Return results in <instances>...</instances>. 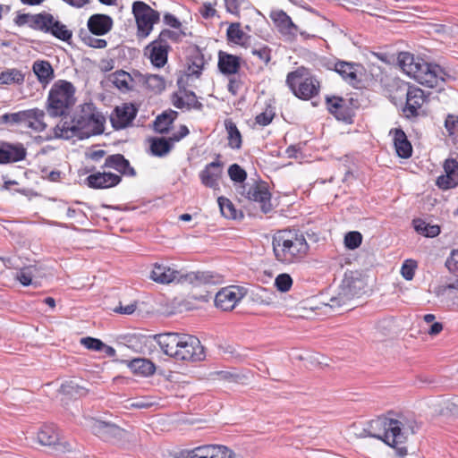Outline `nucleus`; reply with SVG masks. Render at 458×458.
Listing matches in <instances>:
<instances>
[{"label": "nucleus", "mask_w": 458, "mask_h": 458, "mask_svg": "<svg viewBox=\"0 0 458 458\" xmlns=\"http://www.w3.org/2000/svg\"><path fill=\"white\" fill-rule=\"evenodd\" d=\"M365 430L369 437L394 449L398 456L404 457L408 454V437L415 433V427L414 421L404 416H379L369 420Z\"/></svg>", "instance_id": "1"}, {"label": "nucleus", "mask_w": 458, "mask_h": 458, "mask_svg": "<svg viewBox=\"0 0 458 458\" xmlns=\"http://www.w3.org/2000/svg\"><path fill=\"white\" fill-rule=\"evenodd\" d=\"M105 123V116L92 105H86L71 121L62 119L54 127L53 133L57 139H85L103 133Z\"/></svg>", "instance_id": "2"}, {"label": "nucleus", "mask_w": 458, "mask_h": 458, "mask_svg": "<svg viewBox=\"0 0 458 458\" xmlns=\"http://www.w3.org/2000/svg\"><path fill=\"white\" fill-rule=\"evenodd\" d=\"M152 339L164 354L175 360L198 362L206 358L204 346L194 335L167 332L156 334Z\"/></svg>", "instance_id": "3"}, {"label": "nucleus", "mask_w": 458, "mask_h": 458, "mask_svg": "<svg viewBox=\"0 0 458 458\" xmlns=\"http://www.w3.org/2000/svg\"><path fill=\"white\" fill-rule=\"evenodd\" d=\"M272 247L276 260L286 266L303 262L310 251L304 233L296 228L276 231L272 237Z\"/></svg>", "instance_id": "4"}, {"label": "nucleus", "mask_w": 458, "mask_h": 458, "mask_svg": "<svg viewBox=\"0 0 458 458\" xmlns=\"http://www.w3.org/2000/svg\"><path fill=\"white\" fill-rule=\"evenodd\" d=\"M398 64L404 73L426 87L436 88L445 81V72L439 65L427 63L411 53H400Z\"/></svg>", "instance_id": "5"}, {"label": "nucleus", "mask_w": 458, "mask_h": 458, "mask_svg": "<svg viewBox=\"0 0 458 458\" xmlns=\"http://www.w3.org/2000/svg\"><path fill=\"white\" fill-rule=\"evenodd\" d=\"M285 83L301 100H310L320 93L321 83L309 68L299 66L287 73Z\"/></svg>", "instance_id": "6"}, {"label": "nucleus", "mask_w": 458, "mask_h": 458, "mask_svg": "<svg viewBox=\"0 0 458 458\" xmlns=\"http://www.w3.org/2000/svg\"><path fill=\"white\" fill-rule=\"evenodd\" d=\"M75 87L65 80L56 81L51 87L47 97V111L57 117L66 114L75 103Z\"/></svg>", "instance_id": "7"}, {"label": "nucleus", "mask_w": 458, "mask_h": 458, "mask_svg": "<svg viewBox=\"0 0 458 458\" xmlns=\"http://www.w3.org/2000/svg\"><path fill=\"white\" fill-rule=\"evenodd\" d=\"M334 71L347 84L358 89L368 88L374 81L372 73L360 63L338 60L334 64Z\"/></svg>", "instance_id": "8"}, {"label": "nucleus", "mask_w": 458, "mask_h": 458, "mask_svg": "<svg viewBox=\"0 0 458 458\" xmlns=\"http://www.w3.org/2000/svg\"><path fill=\"white\" fill-rule=\"evenodd\" d=\"M132 13L137 25L138 38H146L160 21V13L142 1L132 4Z\"/></svg>", "instance_id": "9"}, {"label": "nucleus", "mask_w": 458, "mask_h": 458, "mask_svg": "<svg viewBox=\"0 0 458 458\" xmlns=\"http://www.w3.org/2000/svg\"><path fill=\"white\" fill-rule=\"evenodd\" d=\"M397 90L405 92L406 102L403 108V115L408 118H415L426 112L423 106L428 101V96L421 89L416 86H410L406 83H401L397 86Z\"/></svg>", "instance_id": "10"}, {"label": "nucleus", "mask_w": 458, "mask_h": 458, "mask_svg": "<svg viewBox=\"0 0 458 458\" xmlns=\"http://www.w3.org/2000/svg\"><path fill=\"white\" fill-rule=\"evenodd\" d=\"M326 106L328 112L336 120L352 124L360 104L358 99L352 98L327 96L326 97Z\"/></svg>", "instance_id": "11"}, {"label": "nucleus", "mask_w": 458, "mask_h": 458, "mask_svg": "<svg viewBox=\"0 0 458 458\" xmlns=\"http://www.w3.org/2000/svg\"><path fill=\"white\" fill-rule=\"evenodd\" d=\"M38 443L52 448L58 453H67L72 450V445L62 437L58 428L53 424L42 425L37 433Z\"/></svg>", "instance_id": "12"}, {"label": "nucleus", "mask_w": 458, "mask_h": 458, "mask_svg": "<svg viewBox=\"0 0 458 458\" xmlns=\"http://www.w3.org/2000/svg\"><path fill=\"white\" fill-rule=\"evenodd\" d=\"M240 194L248 200L258 203L264 213H267L272 209L271 193L267 184L264 182H256L242 186Z\"/></svg>", "instance_id": "13"}, {"label": "nucleus", "mask_w": 458, "mask_h": 458, "mask_svg": "<svg viewBox=\"0 0 458 458\" xmlns=\"http://www.w3.org/2000/svg\"><path fill=\"white\" fill-rule=\"evenodd\" d=\"M183 458H236V454L226 445L207 444L185 451Z\"/></svg>", "instance_id": "14"}, {"label": "nucleus", "mask_w": 458, "mask_h": 458, "mask_svg": "<svg viewBox=\"0 0 458 458\" xmlns=\"http://www.w3.org/2000/svg\"><path fill=\"white\" fill-rule=\"evenodd\" d=\"M137 108L131 103H123L117 106L110 115L112 126L121 130L130 125L137 115Z\"/></svg>", "instance_id": "15"}, {"label": "nucleus", "mask_w": 458, "mask_h": 458, "mask_svg": "<svg viewBox=\"0 0 458 458\" xmlns=\"http://www.w3.org/2000/svg\"><path fill=\"white\" fill-rule=\"evenodd\" d=\"M243 294L238 286L230 285L221 289L215 297V305L216 308L224 310H232L242 300Z\"/></svg>", "instance_id": "16"}, {"label": "nucleus", "mask_w": 458, "mask_h": 458, "mask_svg": "<svg viewBox=\"0 0 458 458\" xmlns=\"http://www.w3.org/2000/svg\"><path fill=\"white\" fill-rule=\"evenodd\" d=\"M217 159L206 165V166L199 172V180L201 183L208 188L216 190L219 187V181L223 174V163Z\"/></svg>", "instance_id": "17"}, {"label": "nucleus", "mask_w": 458, "mask_h": 458, "mask_svg": "<svg viewBox=\"0 0 458 458\" xmlns=\"http://www.w3.org/2000/svg\"><path fill=\"white\" fill-rule=\"evenodd\" d=\"M42 22L44 24H41L38 30L49 33L58 39L68 41L72 36V31L64 24L55 20L51 13L44 12Z\"/></svg>", "instance_id": "18"}, {"label": "nucleus", "mask_w": 458, "mask_h": 458, "mask_svg": "<svg viewBox=\"0 0 458 458\" xmlns=\"http://www.w3.org/2000/svg\"><path fill=\"white\" fill-rule=\"evenodd\" d=\"M171 100L174 106L178 109H195L200 111L203 108V105L198 100L196 94L185 88H180L174 92L172 95Z\"/></svg>", "instance_id": "19"}, {"label": "nucleus", "mask_w": 458, "mask_h": 458, "mask_svg": "<svg viewBox=\"0 0 458 458\" xmlns=\"http://www.w3.org/2000/svg\"><path fill=\"white\" fill-rule=\"evenodd\" d=\"M169 50V45H164L156 38L145 47L144 55L155 67L162 68L167 63Z\"/></svg>", "instance_id": "20"}, {"label": "nucleus", "mask_w": 458, "mask_h": 458, "mask_svg": "<svg viewBox=\"0 0 458 458\" xmlns=\"http://www.w3.org/2000/svg\"><path fill=\"white\" fill-rule=\"evenodd\" d=\"M270 18L283 36L291 40L296 38L299 32L298 26L293 22L291 17L285 12L282 10L274 11L271 13Z\"/></svg>", "instance_id": "21"}, {"label": "nucleus", "mask_w": 458, "mask_h": 458, "mask_svg": "<svg viewBox=\"0 0 458 458\" xmlns=\"http://www.w3.org/2000/svg\"><path fill=\"white\" fill-rule=\"evenodd\" d=\"M89 427L94 435L106 442L117 438L122 434L120 427L99 420H91Z\"/></svg>", "instance_id": "22"}, {"label": "nucleus", "mask_w": 458, "mask_h": 458, "mask_svg": "<svg viewBox=\"0 0 458 458\" xmlns=\"http://www.w3.org/2000/svg\"><path fill=\"white\" fill-rule=\"evenodd\" d=\"M122 181L121 175L110 172H96L86 178V183L92 189H108L114 187Z\"/></svg>", "instance_id": "23"}, {"label": "nucleus", "mask_w": 458, "mask_h": 458, "mask_svg": "<svg viewBox=\"0 0 458 458\" xmlns=\"http://www.w3.org/2000/svg\"><path fill=\"white\" fill-rule=\"evenodd\" d=\"M437 185L442 190H449L458 185V162L446 159L444 163V174L437 177Z\"/></svg>", "instance_id": "24"}, {"label": "nucleus", "mask_w": 458, "mask_h": 458, "mask_svg": "<svg viewBox=\"0 0 458 458\" xmlns=\"http://www.w3.org/2000/svg\"><path fill=\"white\" fill-rule=\"evenodd\" d=\"M27 150L22 143H0V164L22 161L26 158Z\"/></svg>", "instance_id": "25"}, {"label": "nucleus", "mask_w": 458, "mask_h": 458, "mask_svg": "<svg viewBox=\"0 0 458 458\" xmlns=\"http://www.w3.org/2000/svg\"><path fill=\"white\" fill-rule=\"evenodd\" d=\"M242 67V58L220 50L217 54V68L225 76L236 75Z\"/></svg>", "instance_id": "26"}, {"label": "nucleus", "mask_w": 458, "mask_h": 458, "mask_svg": "<svg viewBox=\"0 0 458 458\" xmlns=\"http://www.w3.org/2000/svg\"><path fill=\"white\" fill-rule=\"evenodd\" d=\"M149 278L161 284H168L181 279L180 271L161 263L153 264Z\"/></svg>", "instance_id": "27"}, {"label": "nucleus", "mask_w": 458, "mask_h": 458, "mask_svg": "<svg viewBox=\"0 0 458 458\" xmlns=\"http://www.w3.org/2000/svg\"><path fill=\"white\" fill-rule=\"evenodd\" d=\"M124 363L136 377H152L157 370L156 364L147 358H134L130 360H125Z\"/></svg>", "instance_id": "28"}, {"label": "nucleus", "mask_w": 458, "mask_h": 458, "mask_svg": "<svg viewBox=\"0 0 458 458\" xmlns=\"http://www.w3.org/2000/svg\"><path fill=\"white\" fill-rule=\"evenodd\" d=\"M113 19L103 13H96L91 15L87 22L89 30L96 36H103L107 34L113 28Z\"/></svg>", "instance_id": "29"}, {"label": "nucleus", "mask_w": 458, "mask_h": 458, "mask_svg": "<svg viewBox=\"0 0 458 458\" xmlns=\"http://www.w3.org/2000/svg\"><path fill=\"white\" fill-rule=\"evenodd\" d=\"M32 72L43 88L49 85L55 79V70L47 60H36L32 64Z\"/></svg>", "instance_id": "30"}, {"label": "nucleus", "mask_w": 458, "mask_h": 458, "mask_svg": "<svg viewBox=\"0 0 458 458\" xmlns=\"http://www.w3.org/2000/svg\"><path fill=\"white\" fill-rule=\"evenodd\" d=\"M390 134L393 135L397 156L401 158H409L412 154V147L404 131L400 128H395L390 131Z\"/></svg>", "instance_id": "31"}, {"label": "nucleus", "mask_w": 458, "mask_h": 458, "mask_svg": "<svg viewBox=\"0 0 458 458\" xmlns=\"http://www.w3.org/2000/svg\"><path fill=\"white\" fill-rule=\"evenodd\" d=\"M435 294L458 309V277L435 288Z\"/></svg>", "instance_id": "32"}, {"label": "nucleus", "mask_w": 458, "mask_h": 458, "mask_svg": "<svg viewBox=\"0 0 458 458\" xmlns=\"http://www.w3.org/2000/svg\"><path fill=\"white\" fill-rule=\"evenodd\" d=\"M104 167L113 168L122 174L134 176L135 170L130 165V162L122 155L108 156L104 163Z\"/></svg>", "instance_id": "33"}, {"label": "nucleus", "mask_w": 458, "mask_h": 458, "mask_svg": "<svg viewBox=\"0 0 458 458\" xmlns=\"http://www.w3.org/2000/svg\"><path fill=\"white\" fill-rule=\"evenodd\" d=\"M45 113L39 109L26 110L24 124L35 131H42L46 129L47 124L44 121Z\"/></svg>", "instance_id": "34"}, {"label": "nucleus", "mask_w": 458, "mask_h": 458, "mask_svg": "<svg viewBox=\"0 0 458 458\" xmlns=\"http://www.w3.org/2000/svg\"><path fill=\"white\" fill-rule=\"evenodd\" d=\"M226 39L228 43L245 47L250 39V36L242 30L240 22H233L226 30Z\"/></svg>", "instance_id": "35"}, {"label": "nucleus", "mask_w": 458, "mask_h": 458, "mask_svg": "<svg viewBox=\"0 0 458 458\" xmlns=\"http://www.w3.org/2000/svg\"><path fill=\"white\" fill-rule=\"evenodd\" d=\"M25 73L17 68H7L0 72V85L21 86L25 81Z\"/></svg>", "instance_id": "36"}, {"label": "nucleus", "mask_w": 458, "mask_h": 458, "mask_svg": "<svg viewBox=\"0 0 458 458\" xmlns=\"http://www.w3.org/2000/svg\"><path fill=\"white\" fill-rule=\"evenodd\" d=\"M224 123L227 132L228 147L232 149H240L242 146V136L236 123L230 118L225 119Z\"/></svg>", "instance_id": "37"}, {"label": "nucleus", "mask_w": 458, "mask_h": 458, "mask_svg": "<svg viewBox=\"0 0 458 458\" xmlns=\"http://www.w3.org/2000/svg\"><path fill=\"white\" fill-rule=\"evenodd\" d=\"M81 344L88 350L103 352L107 357L115 355V350L112 346L106 345L100 339L87 336L81 339Z\"/></svg>", "instance_id": "38"}, {"label": "nucleus", "mask_w": 458, "mask_h": 458, "mask_svg": "<svg viewBox=\"0 0 458 458\" xmlns=\"http://www.w3.org/2000/svg\"><path fill=\"white\" fill-rule=\"evenodd\" d=\"M150 152L155 157H165L173 148L174 143L170 138H151L149 140Z\"/></svg>", "instance_id": "39"}, {"label": "nucleus", "mask_w": 458, "mask_h": 458, "mask_svg": "<svg viewBox=\"0 0 458 458\" xmlns=\"http://www.w3.org/2000/svg\"><path fill=\"white\" fill-rule=\"evenodd\" d=\"M44 17V12L37 14L22 13L18 14L15 18V23L18 26L29 25L30 28L38 30L40 29Z\"/></svg>", "instance_id": "40"}, {"label": "nucleus", "mask_w": 458, "mask_h": 458, "mask_svg": "<svg viewBox=\"0 0 458 458\" xmlns=\"http://www.w3.org/2000/svg\"><path fill=\"white\" fill-rule=\"evenodd\" d=\"M110 77L113 84L120 90L131 89L133 80L129 72L120 70L112 73Z\"/></svg>", "instance_id": "41"}, {"label": "nucleus", "mask_w": 458, "mask_h": 458, "mask_svg": "<svg viewBox=\"0 0 458 458\" xmlns=\"http://www.w3.org/2000/svg\"><path fill=\"white\" fill-rule=\"evenodd\" d=\"M176 116L177 112L175 111L165 112L161 114L155 120V130L160 133L167 132Z\"/></svg>", "instance_id": "42"}, {"label": "nucleus", "mask_w": 458, "mask_h": 458, "mask_svg": "<svg viewBox=\"0 0 458 458\" xmlns=\"http://www.w3.org/2000/svg\"><path fill=\"white\" fill-rule=\"evenodd\" d=\"M275 116L276 113L274 107L267 106L263 112L255 116L252 128H263L269 125L274 120Z\"/></svg>", "instance_id": "43"}, {"label": "nucleus", "mask_w": 458, "mask_h": 458, "mask_svg": "<svg viewBox=\"0 0 458 458\" xmlns=\"http://www.w3.org/2000/svg\"><path fill=\"white\" fill-rule=\"evenodd\" d=\"M217 202L223 216L229 219H235L237 217V210L229 199L219 197Z\"/></svg>", "instance_id": "44"}, {"label": "nucleus", "mask_w": 458, "mask_h": 458, "mask_svg": "<svg viewBox=\"0 0 458 458\" xmlns=\"http://www.w3.org/2000/svg\"><path fill=\"white\" fill-rule=\"evenodd\" d=\"M413 223L415 230L427 237H435L440 233L438 225H430L420 219L414 220Z\"/></svg>", "instance_id": "45"}, {"label": "nucleus", "mask_w": 458, "mask_h": 458, "mask_svg": "<svg viewBox=\"0 0 458 458\" xmlns=\"http://www.w3.org/2000/svg\"><path fill=\"white\" fill-rule=\"evenodd\" d=\"M205 65L204 58L200 55L192 56L187 68V75L196 76L197 78L202 73Z\"/></svg>", "instance_id": "46"}, {"label": "nucleus", "mask_w": 458, "mask_h": 458, "mask_svg": "<svg viewBox=\"0 0 458 458\" xmlns=\"http://www.w3.org/2000/svg\"><path fill=\"white\" fill-rule=\"evenodd\" d=\"M293 281L292 276L287 273H282L279 274L275 278V286L277 289V291L281 293H286L291 290L293 286Z\"/></svg>", "instance_id": "47"}, {"label": "nucleus", "mask_w": 458, "mask_h": 458, "mask_svg": "<svg viewBox=\"0 0 458 458\" xmlns=\"http://www.w3.org/2000/svg\"><path fill=\"white\" fill-rule=\"evenodd\" d=\"M26 110L16 113L4 114L0 116V124H19L24 123Z\"/></svg>", "instance_id": "48"}, {"label": "nucleus", "mask_w": 458, "mask_h": 458, "mask_svg": "<svg viewBox=\"0 0 458 458\" xmlns=\"http://www.w3.org/2000/svg\"><path fill=\"white\" fill-rule=\"evenodd\" d=\"M418 263L416 260L409 259L404 260L401 267V275L402 276L408 281L413 279L415 271L417 269Z\"/></svg>", "instance_id": "49"}, {"label": "nucleus", "mask_w": 458, "mask_h": 458, "mask_svg": "<svg viewBox=\"0 0 458 458\" xmlns=\"http://www.w3.org/2000/svg\"><path fill=\"white\" fill-rule=\"evenodd\" d=\"M35 267L32 266L25 267L20 269L16 275V279L24 286H28L32 283Z\"/></svg>", "instance_id": "50"}, {"label": "nucleus", "mask_w": 458, "mask_h": 458, "mask_svg": "<svg viewBox=\"0 0 458 458\" xmlns=\"http://www.w3.org/2000/svg\"><path fill=\"white\" fill-rule=\"evenodd\" d=\"M228 175L235 182H243L247 178L246 171L238 164H233L229 166Z\"/></svg>", "instance_id": "51"}, {"label": "nucleus", "mask_w": 458, "mask_h": 458, "mask_svg": "<svg viewBox=\"0 0 458 458\" xmlns=\"http://www.w3.org/2000/svg\"><path fill=\"white\" fill-rule=\"evenodd\" d=\"M182 35L183 34L181 31H174L165 29L159 33L157 39L162 42L164 45H169V40L173 42H178L181 40Z\"/></svg>", "instance_id": "52"}, {"label": "nucleus", "mask_w": 458, "mask_h": 458, "mask_svg": "<svg viewBox=\"0 0 458 458\" xmlns=\"http://www.w3.org/2000/svg\"><path fill=\"white\" fill-rule=\"evenodd\" d=\"M362 242V235L360 232L352 231L345 234L344 244L350 250L357 249Z\"/></svg>", "instance_id": "53"}, {"label": "nucleus", "mask_w": 458, "mask_h": 458, "mask_svg": "<svg viewBox=\"0 0 458 458\" xmlns=\"http://www.w3.org/2000/svg\"><path fill=\"white\" fill-rule=\"evenodd\" d=\"M146 84L155 92H161L165 88V80L161 76L156 74L147 76Z\"/></svg>", "instance_id": "54"}, {"label": "nucleus", "mask_w": 458, "mask_h": 458, "mask_svg": "<svg viewBox=\"0 0 458 458\" xmlns=\"http://www.w3.org/2000/svg\"><path fill=\"white\" fill-rule=\"evenodd\" d=\"M251 53L266 64L271 60V48L267 46L255 47L251 50Z\"/></svg>", "instance_id": "55"}, {"label": "nucleus", "mask_w": 458, "mask_h": 458, "mask_svg": "<svg viewBox=\"0 0 458 458\" xmlns=\"http://www.w3.org/2000/svg\"><path fill=\"white\" fill-rule=\"evenodd\" d=\"M445 128L450 136L458 133V115L448 114L445 120Z\"/></svg>", "instance_id": "56"}, {"label": "nucleus", "mask_w": 458, "mask_h": 458, "mask_svg": "<svg viewBox=\"0 0 458 458\" xmlns=\"http://www.w3.org/2000/svg\"><path fill=\"white\" fill-rule=\"evenodd\" d=\"M230 78L228 80L227 90L233 95L237 96L240 89H242L243 83L239 77L236 75H229Z\"/></svg>", "instance_id": "57"}, {"label": "nucleus", "mask_w": 458, "mask_h": 458, "mask_svg": "<svg viewBox=\"0 0 458 458\" xmlns=\"http://www.w3.org/2000/svg\"><path fill=\"white\" fill-rule=\"evenodd\" d=\"M445 267L450 273H458V250H452L445 261Z\"/></svg>", "instance_id": "58"}, {"label": "nucleus", "mask_w": 458, "mask_h": 458, "mask_svg": "<svg viewBox=\"0 0 458 458\" xmlns=\"http://www.w3.org/2000/svg\"><path fill=\"white\" fill-rule=\"evenodd\" d=\"M225 9L228 13L239 16L241 12V6L245 0H224Z\"/></svg>", "instance_id": "59"}, {"label": "nucleus", "mask_w": 458, "mask_h": 458, "mask_svg": "<svg viewBox=\"0 0 458 458\" xmlns=\"http://www.w3.org/2000/svg\"><path fill=\"white\" fill-rule=\"evenodd\" d=\"M156 404V402L151 397H142L135 400L130 403L131 408L135 409H148Z\"/></svg>", "instance_id": "60"}, {"label": "nucleus", "mask_w": 458, "mask_h": 458, "mask_svg": "<svg viewBox=\"0 0 458 458\" xmlns=\"http://www.w3.org/2000/svg\"><path fill=\"white\" fill-rule=\"evenodd\" d=\"M136 308H137L136 301L131 302L127 305H123L120 302V305L118 307H115L114 309V311L117 312V313H121V314L131 315L136 310Z\"/></svg>", "instance_id": "61"}, {"label": "nucleus", "mask_w": 458, "mask_h": 458, "mask_svg": "<svg viewBox=\"0 0 458 458\" xmlns=\"http://www.w3.org/2000/svg\"><path fill=\"white\" fill-rule=\"evenodd\" d=\"M216 378L228 381V382H238V376L233 375L229 371L219 370L213 373Z\"/></svg>", "instance_id": "62"}, {"label": "nucleus", "mask_w": 458, "mask_h": 458, "mask_svg": "<svg viewBox=\"0 0 458 458\" xmlns=\"http://www.w3.org/2000/svg\"><path fill=\"white\" fill-rule=\"evenodd\" d=\"M199 12L205 19L213 18L216 14V10L214 4L210 3L204 4Z\"/></svg>", "instance_id": "63"}, {"label": "nucleus", "mask_w": 458, "mask_h": 458, "mask_svg": "<svg viewBox=\"0 0 458 458\" xmlns=\"http://www.w3.org/2000/svg\"><path fill=\"white\" fill-rule=\"evenodd\" d=\"M190 133V131L186 125H181L179 130L173 133V135L170 137L173 143L180 141L182 139L186 137Z\"/></svg>", "instance_id": "64"}]
</instances>
